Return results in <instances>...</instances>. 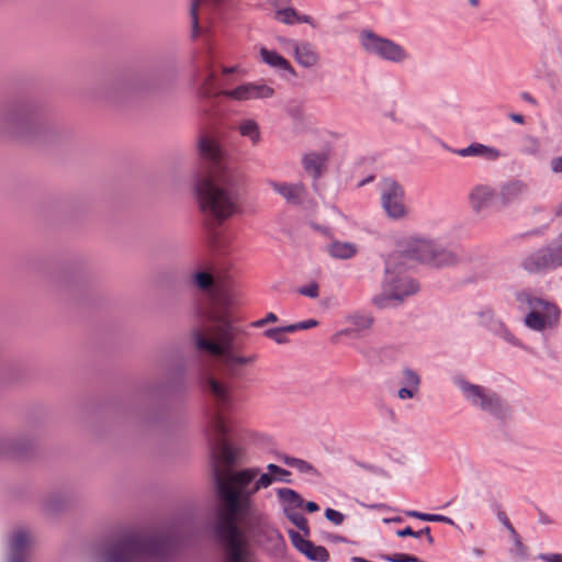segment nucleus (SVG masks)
<instances>
[{
	"label": "nucleus",
	"mask_w": 562,
	"mask_h": 562,
	"mask_svg": "<svg viewBox=\"0 0 562 562\" xmlns=\"http://www.w3.org/2000/svg\"><path fill=\"white\" fill-rule=\"evenodd\" d=\"M267 472L258 467L221 472L213 468L218 497L226 512L218 515L215 533L223 547L224 562H252L248 542L237 526L238 516L247 515L252 509V497L260 490L268 488L276 482H289L290 472L277 464L269 463Z\"/></svg>",
	"instance_id": "nucleus-1"
},
{
	"label": "nucleus",
	"mask_w": 562,
	"mask_h": 562,
	"mask_svg": "<svg viewBox=\"0 0 562 562\" xmlns=\"http://www.w3.org/2000/svg\"><path fill=\"white\" fill-rule=\"evenodd\" d=\"M200 154L206 161V170L194 180V191L201 211L216 225L240 212L237 191V175L229 169L223 151L214 138L203 136L199 143Z\"/></svg>",
	"instance_id": "nucleus-2"
},
{
	"label": "nucleus",
	"mask_w": 562,
	"mask_h": 562,
	"mask_svg": "<svg viewBox=\"0 0 562 562\" xmlns=\"http://www.w3.org/2000/svg\"><path fill=\"white\" fill-rule=\"evenodd\" d=\"M229 304V297H217L210 308L200 311L202 324L193 329L192 336L199 350L220 357L226 370L236 375L239 368L252 363L257 356L237 353L234 342L237 329L227 310Z\"/></svg>",
	"instance_id": "nucleus-3"
},
{
	"label": "nucleus",
	"mask_w": 562,
	"mask_h": 562,
	"mask_svg": "<svg viewBox=\"0 0 562 562\" xmlns=\"http://www.w3.org/2000/svg\"><path fill=\"white\" fill-rule=\"evenodd\" d=\"M175 546V539L166 533L145 536L130 531L105 546L95 544L93 552L103 554V562H165L171 557Z\"/></svg>",
	"instance_id": "nucleus-4"
},
{
	"label": "nucleus",
	"mask_w": 562,
	"mask_h": 562,
	"mask_svg": "<svg viewBox=\"0 0 562 562\" xmlns=\"http://www.w3.org/2000/svg\"><path fill=\"white\" fill-rule=\"evenodd\" d=\"M205 387L214 397L216 404L209 416L205 430L210 449L214 459L231 467L238 460V450L226 440L229 428L223 414L224 409L233 405L231 387L210 375L205 378Z\"/></svg>",
	"instance_id": "nucleus-5"
},
{
	"label": "nucleus",
	"mask_w": 562,
	"mask_h": 562,
	"mask_svg": "<svg viewBox=\"0 0 562 562\" xmlns=\"http://www.w3.org/2000/svg\"><path fill=\"white\" fill-rule=\"evenodd\" d=\"M418 289V284L407 274L401 256L392 255L385 260L381 290L372 297V302L379 308L397 306Z\"/></svg>",
	"instance_id": "nucleus-6"
},
{
	"label": "nucleus",
	"mask_w": 562,
	"mask_h": 562,
	"mask_svg": "<svg viewBox=\"0 0 562 562\" xmlns=\"http://www.w3.org/2000/svg\"><path fill=\"white\" fill-rule=\"evenodd\" d=\"M206 75L199 87V95L204 100H212L224 95L234 101L245 102L266 100L274 95V89L263 80L244 82L234 89H226V79L217 80L215 72L207 65Z\"/></svg>",
	"instance_id": "nucleus-7"
},
{
	"label": "nucleus",
	"mask_w": 562,
	"mask_h": 562,
	"mask_svg": "<svg viewBox=\"0 0 562 562\" xmlns=\"http://www.w3.org/2000/svg\"><path fill=\"white\" fill-rule=\"evenodd\" d=\"M520 310H529L525 316V325L535 331L555 328L561 318V308L552 301L546 300L530 289L515 293Z\"/></svg>",
	"instance_id": "nucleus-8"
},
{
	"label": "nucleus",
	"mask_w": 562,
	"mask_h": 562,
	"mask_svg": "<svg viewBox=\"0 0 562 562\" xmlns=\"http://www.w3.org/2000/svg\"><path fill=\"white\" fill-rule=\"evenodd\" d=\"M462 398L473 408L499 417L506 411V403L494 390L475 384L462 375L452 379Z\"/></svg>",
	"instance_id": "nucleus-9"
},
{
	"label": "nucleus",
	"mask_w": 562,
	"mask_h": 562,
	"mask_svg": "<svg viewBox=\"0 0 562 562\" xmlns=\"http://www.w3.org/2000/svg\"><path fill=\"white\" fill-rule=\"evenodd\" d=\"M358 42L364 53L384 61L403 64L411 57L401 44L383 37L370 29L359 31Z\"/></svg>",
	"instance_id": "nucleus-10"
},
{
	"label": "nucleus",
	"mask_w": 562,
	"mask_h": 562,
	"mask_svg": "<svg viewBox=\"0 0 562 562\" xmlns=\"http://www.w3.org/2000/svg\"><path fill=\"white\" fill-rule=\"evenodd\" d=\"M522 268L535 274H542L562 267V232L548 245L528 254Z\"/></svg>",
	"instance_id": "nucleus-11"
},
{
	"label": "nucleus",
	"mask_w": 562,
	"mask_h": 562,
	"mask_svg": "<svg viewBox=\"0 0 562 562\" xmlns=\"http://www.w3.org/2000/svg\"><path fill=\"white\" fill-rule=\"evenodd\" d=\"M379 192L381 207L389 218L402 221L409 216L406 192L400 182L385 178L380 182Z\"/></svg>",
	"instance_id": "nucleus-12"
},
{
	"label": "nucleus",
	"mask_w": 562,
	"mask_h": 562,
	"mask_svg": "<svg viewBox=\"0 0 562 562\" xmlns=\"http://www.w3.org/2000/svg\"><path fill=\"white\" fill-rule=\"evenodd\" d=\"M406 252L413 259L437 267L449 266L457 260V256L451 250L445 248L438 240L429 238H413Z\"/></svg>",
	"instance_id": "nucleus-13"
},
{
	"label": "nucleus",
	"mask_w": 562,
	"mask_h": 562,
	"mask_svg": "<svg viewBox=\"0 0 562 562\" xmlns=\"http://www.w3.org/2000/svg\"><path fill=\"white\" fill-rule=\"evenodd\" d=\"M33 536L25 527L14 529L9 536L7 562H29Z\"/></svg>",
	"instance_id": "nucleus-14"
},
{
	"label": "nucleus",
	"mask_w": 562,
	"mask_h": 562,
	"mask_svg": "<svg viewBox=\"0 0 562 562\" xmlns=\"http://www.w3.org/2000/svg\"><path fill=\"white\" fill-rule=\"evenodd\" d=\"M529 192V184L525 180L514 178L499 184L497 199L502 205L508 206L520 203Z\"/></svg>",
	"instance_id": "nucleus-15"
},
{
	"label": "nucleus",
	"mask_w": 562,
	"mask_h": 562,
	"mask_svg": "<svg viewBox=\"0 0 562 562\" xmlns=\"http://www.w3.org/2000/svg\"><path fill=\"white\" fill-rule=\"evenodd\" d=\"M480 324L492 334L502 338L506 342L515 347H521L522 344L515 337L503 321L495 316L491 310H484L479 313Z\"/></svg>",
	"instance_id": "nucleus-16"
},
{
	"label": "nucleus",
	"mask_w": 562,
	"mask_h": 562,
	"mask_svg": "<svg viewBox=\"0 0 562 562\" xmlns=\"http://www.w3.org/2000/svg\"><path fill=\"white\" fill-rule=\"evenodd\" d=\"M268 184L280 194L289 204L301 205L305 201L307 190L302 182L289 183L269 180Z\"/></svg>",
	"instance_id": "nucleus-17"
},
{
	"label": "nucleus",
	"mask_w": 562,
	"mask_h": 562,
	"mask_svg": "<svg viewBox=\"0 0 562 562\" xmlns=\"http://www.w3.org/2000/svg\"><path fill=\"white\" fill-rule=\"evenodd\" d=\"M289 537L292 544L303 553L311 561L326 562L329 559V554L324 547L314 546L313 542L305 539L295 530H289Z\"/></svg>",
	"instance_id": "nucleus-18"
},
{
	"label": "nucleus",
	"mask_w": 562,
	"mask_h": 562,
	"mask_svg": "<svg viewBox=\"0 0 562 562\" xmlns=\"http://www.w3.org/2000/svg\"><path fill=\"white\" fill-rule=\"evenodd\" d=\"M453 153L463 158L477 157L488 162H495L505 156L501 149L477 142H473L467 147L454 149Z\"/></svg>",
	"instance_id": "nucleus-19"
},
{
	"label": "nucleus",
	"mask_w": 562,
	"mask_h": 562,
	"mask_svg": "<svg viewBox=\"0 0 562 562\" xmlns=\"http://www.w3.org/2000/svg\"><path fill=\"white\" fill-rule=\"evenodd\" d=\"M259 55L261 61L271 69H273L281 77L289 78L295 76V70L290 64V61L285 59L281 54H279L277 50L261 46L259 48Z\"/></svg>",
	"instance_id": "nucleus-20"
},
{
	"label": "nucleus",
	"mask_w": 562,
	"mask_h": 562,
	"mask_svg": "<svg viewBox=\"0 0 562 562\" xmlns=\"http://www.w3.org/2000/svg\"><path fill=\"white\" fill-rule=\"evenodd\" d=\"M402 387L397 391V397L401 401H406L414 398L420 389L422 378L419 373L409 368L404 367L401 371V380Z\"/></svg>",
	"instance_id": "nucleus-21"
},
{
	"label": "nucleus",
	"mask_w": 562,
	"mask_h": 562,
	"mask_svg": "<svg viewBox=\"0 0 562 562\" xmlns=\"http://www.w3.org/2000/svg\"><path fill=\"white\" fill-rule=\"evenodd\" d=\"M328 153L325 150H312L303 155L302 165L306 173L314 181L318 180L326 170Z\"/></svg>",
	"instance_id": "nucleus-22"
},
{
	"label": "nucleus",
	"mask_w": 562,
	"mask_h": 562,
	"mask_svg": "<svg viewBox=\"0 0 562 562\" xmlns=\"http://www.w3.org/2000/svg\"><path fill=\"white\" fill-rule=\"evenodd\" d=\"M497 198V191L488 184H476L470 192L469 199L474 211L486 209Z\"/></svg>",
	"instance_id": "nucleus-23"
},
{
	"label": "nucleus",
	"mask_w": 562,
	"mask_h": 562,
	"mask_svg": "<svg viewBox=\"0 0 562 562\" xmlns=\"http://www.w3.org/2000/svg\"><path fill=\"white\" fill-rule=\"evenodd\" d=\"M325 250L334 259L348 260L357 255L358 246L351 241L334 239L326 245Z\"/></svg>",
	"instance_id": "nucleus-24"
},
{
	"label": "nucleus",
	"mask_w": 562,
	"mask_h": 562,
	"mask_svg": "<svg viewBox=\"0 0 562 562\" xmlns=\"http://www.w3.org/2000/svg\"><path fill=\"white\" fill-rule=\"evenodd\" d=\"M294 59L303 68H312L317 65L319 55L315 47L305 41H301L293 52Z\"/></svg>",
	"instance_id": "nucleus-25"
},
{
	"label": "nucleus",
	"mask_w": 562,
	"mask_h": 562,
	"mask_svg": "<svg viewBox=\"0 0 562 562\" xmlns=\"http://www.w3.org/2000/svg\"><path fill=\"white\" fill-rule=\"evenodd\" d=\"M277 495L283 506L284 514L297 510L303 507L304 499L294 490L289 487H281L277 490Z\"/></svg>",
	"instance_id": "nucleus-26"
},
{
	"label": "nucleus",
	"mask_w": 562,
	"mask_h": 562,
	"mask_svg": "<svg viewBox=\"0 0 562 562\" xmlns=\"http://www.w3.org/2000/svg\"><path fill=\"white\" fill-rule=\"evenodd\" d=\"M236 128L240 136L249 139L252 146H257L261 142V130L256 120L243 119Z\"/></svg>",
	"instance_id": "nucleus-27"
},
{
	"label": "nucleus",
	"mask_w": 562,
	"mask_h": 562,
	"mask_svg": "<svg viewBox=\"0 0 562 562\" xmlns=\"http://www.w3.org/2000/svg\"><path fill=\"white\" fill-rule=\"evenodd\" d=\"M3 120L9 127L20 132L26 128L31 123V114L24 109H18L5 114Z\"/></svg>",
	"instance_id": "nucleus-28"
},
{
	"label": "nucleus",
	"mask_w": 562,
	"mask_h": 562,
	"mask_svg": "<svg viewBox=\"0 0 562 562\" xmlns=\"http://www.w3.org/2000/svg\"><path fill=\"white\" fill-rule=\"evenodd\" d=\"M278 459L285 465L291 467L302 474L317 475V470L307 461L288 454H280Z\"/></svg>",
	"instance_id": "nucleus-29"
},
{
	"label": "nucleus",
	"mask_w": 562,
	"mask_h": 562,
	"mask_svg": "<svg viewBox=\"0 0 562 562\" xmlns=\"http://www.w3.org/2000/svg\"><path fill=\"white\" fill-rule=\"evenodd\" d=\"M191 282L200 290L210 291L214 284V277L210 271L200 270L192 273Z\"/></svg>",
	"instance_id": "nucleus-30"
},
{
	"label": "nucleus",
	"mask_w": 562,
	"mask_h": 562,
	"mask_svg": "<svg viewBox=\"0 0 562 562\" xmlns=\"http://www.w3.org/2000/svg\"><path fill=\"white\" fill-rule=\"evenodd\" d=\"M225 0H192L190 14L192 20V35L195 37L200 32L199 18H198V9L203 3H212L215 5H220L224 3Z\"/></svg>",
	"instance_id": "nucleus-31"
},
{
	"label": "nucleus",
	"mask_w": 562,
	"mask_h": 562,
	"mask_svg": "<svg viewBox=\"0 0 562 562\" xmlns=\"http://www.w3.org/2000/svg\"><path fill=\"white\" fill-rule=\"evenodd\" d=\"M406 516L413 517V518H417V519H420L423 521L443 522V524H447V525L454 526V521L450 517L443 516V515L426 514V513H420V512H417V510H407L406 512Z\"/></svg>",
	"instance_id": "nucleus-32"
},
{
	"label": "nucleus",
	"mask_w": 562,
	"mask_h": 562,
	"mask_svg": "<svg viewBox=\"0 0 562 562\" xmlns=\"http://www.w3.org/2000/svg\"><path fill=\"white\" fill-rule=\"evenodd\" d=\"M274 18L277 21L283 24H297V11L290 7L277 10L274 13Z\"/></svg>",
	"instance_id": "nucleus-33"
},
{
	"label": "nucleus",
	"mask_w": 562,
	"mask_h": 562,
	"mask_svg": "<svg viewBox=\"0 0 562 562\" xmlns=\"http://www.w3.org/2000/svg\"><path fill=\"white\" fill-rule=\"evenodd\" d=\"M288 333H290V331H289L288 325H286V326L266 329L263 331V335L267 338L272 339L277 344L282 345V344L288 342V338L285 336Z\"/></svg>",
	"instance_id": "nucleus-34"
},
{
	"label": "nucleus",
	"mask_w": 562,
	"mask_h": 562,
	"mask_svg": "<svg viewBox=\"0 0 562 562\" xmlns=\"http://www.w3.org/2000/svg\"><path fill=\"white\" fill-rule=\"evenodd\" d=\"M286 518L294 524L305 536L310 535V528L306 518L297 510L284 514Z\"/></svg>",
	"instance_id": "nucleus-35"
},
{
	"label": "nucleus",
	"mask_w": 562,
	"mask_h": 562,
	"mask_svg": "<svg viewBox=\"0 0 562 562\" xmlns=\"http://www.w3.org/2000/svg\"><path fill=\"white\" fill-rule=\"evenodd\" d=\"M348 322L355 325L358 329H367L372 324V318L369 315L361 313H353L347 317Z\"/></svg>",
	"instance_id": "nucleus-36"
},
{
	"label": "nucleus",
	"mask_w": 562,
	"mask_h": 562,
	"mask_svg": "<svg viewBox=\"0 0 562 562\" xmlns=\"http://www.w3.org/2000/svg\"><path fill=\"white\" fill-rule=\"evenodd\" d=\"M521 151L526 155L536 156L540 151V142L537 137L527 135L524 138V146Z\"/></svg>",
	"instance_id": "nucleus-37"
},
{
	"label": "nucleus",
	"mask_w": 562,
	"mask_h": 562,
	"mask_svg": "<svg viewBox=\"0 0 562 562\" xmlns=\"http://www.w3.org/2000/svg\"><path fill=\"white\" fill-rule=\"evenodd\" d=\"M297 292L301 295L307 296L310 299H317L319 296V288L315 281H312L305 285H302L297 289Z\"/></svg>",
	"instance_id": "nucleus-38"
},
{
	"label": "nucleus",
	"mask_w": 562,
	"mask_h": 562,
	"mask_svg": "<svg viewBox=\"0 0 562 562\" xmlns=\"http://www.w3.org/2000/svg\"><path fill=\"white\" fill-rule=\"evenodd\" d=\"M276 42L278 43L279 47L286 53H293L300 43L299 41L286 36H277Z\"/></svg>",
	"instance_id": "nucleus-39"
},
{
	"label": "nucleus",
	"mask_w": 562,
	"mask_h": 562,
	"mask_svg": "<svg viewBox=\"0 0 562 562\" xmlns=\"http://www.w3.org/2000/svg\"><path fill=\"white\" fill-rule=\"evenodd\" d=\"M382 559L386 562H418L417 557L407 553L386 554Z\"/></svg>",
	"instance_id": "nucleus-40"
},
{
	"label": "nucleus",
	"mask_w": 562,
	"mask_h": 562,
	"mask_svg": "<svg viewBox=\"0 0 562 562\" xmlns=\"http://www.w3.org/2000/svg\"><path fill=\"white\" fill-rule=\"evenodd\" d=\"M513 546L510 548V553L519 559H527L528 557V550L527 547L522 543L521 539L518 538L517 540H514Z\"/></svg>",
	"instance_id": "nucleus-41"
},
{
	"label": "nucleus",
	"mask_w": 562,
	"mask_h": 562,
	"mask_svg": "<svg viewBox=\"0 0 562 562\" xmlns=\"http://www.w3.org/2000/svg\"><path fill=\"white\" fill-rule=\"evenodd\" d=\"M428 531H430V527H425L418 531H414L411 527H405L403 529L397 530L396 535L401 538H404V537L422 538V537H424V535H428Z\"/></svg>",
	"instance_id": "nucleus-42"
},
{
	"label": "nucleus",
	"mask_w": 562,
	"mask_h": 562,
	"mask_svg": "<svg viewBox=\"0 0 562 562\" xmlns=\"http://www.w3.org/2000/svg\"><path fill=\"white\" fill-rule=\"evenodd\" d=\"M318 325V322L316 319H306V321H302V322H299V323H295V324H291V325H288V329L289 331H296V330H306V329H310V328H313V327H316Z\"/></svg>",
	"instance_id": "nucleus-43"
},
{
	"label": "nucleus",
	"mask_w": 562,
	"mask_h": 562,
	"mask_svg": "<svg viewBox=\"0 0 562 562\" xmlns=\"http://www.w3.org/2000/svg\"><path fill=\"white\" fill-rule=\"evenodd\" d=\"M325 517L336 526L341 525L345 520L344 514L333 508L325 510Z\"/></svg>",
	"instance_id": "nucleus-44"
},
{
	"label": "nucleus",
	"mask_w": 562,
	"mask_h": 562,
	"mask_svg": "<svg viewBox=\"0 0 562 562\" xmlns=\"http://www.w3.org/2000/svg\"><path fill=\"white\" fill-rule=\"evenodd\" d=\"M276 322H278V316L274 313L270 312L266 315V317L255 321L251 325H252V327L260 328V327H263L268 323H276Z\"/></svg>",
	"instance_id": "nucleus-45"
},
{
	"label": "nucleus",
	"mask_w": 562,
	"mask_h": 562,
	"mask_svg": "<svg viewBox=\"0 0 562 562\" xmlns=\"http://www.w3.org/2000/svg\"><path fill=\"white\" fill-rule=\"evenodd\" d=\"M495 514L498 521L504 526L505 529L512 526V522L508 519L506 513L498 505L495 508Z\"/></svg>",
	"instance_id": "nucleus-46"
},
{
	"label": "nucleus",
	"mask_w": 562,
	"mask_h": 562,
	"mask_svg": "<svg viewBox=\"0 0 562 562\" xmlns=\"http://www.w3.org/2000/svg\"><path fill=\"white\" fill-rule=\"evenodd\" d=\"M538 559L542 562H562V553H540Z\"/></svg>",
	"instance_id": "nucleus-47"
},
{
	"label": "nucleus",
	"mask_w": 562,
	"mask_h": 562,
	"mask_svg": "<svg viewBox=\"0 0 562 562\" xmlns=\"http://www.w3.org/2000/svg\"><path fill=\"white\" fill-rule=\"evenodd\" d=\"M550 169L555 175H562V156L554 157L550 160Z\"/></svg>",
	"instance_id": "nucleus-48"
},
{
	"label": "nucleus",
	"mask_w": 562,
	"mask_h": 562,
	"mask_svg": "<svg viewBox=\"0 0 562 562\" xmlns=\"http://www.w3.org/2000/svg\"><path fill=\"white\" fill-rule=\"evenodd\" d=\"M269 537H270V540L274 543V546L277 548H281V547L284 546V539H283L282 535L278 530L272 529L270 531V536Z\"/></svg>",
	"instance_id": "nucleus-49"
},
{
	"label": "nucleus",
	"mask_w": 562,
	"mask_h": 562,
	"mask_svg": "<svg viewBox=\"0 0 562 562\" xmlns=\"http://www.w3.org/2000/svg\"><path fill=\"white\" fill-rule=\"evenodd\" d=\"M299 23H306V24H308V25H311L313 27L315 26L314 20H313V18L311 15L300 14L297 12V24Z\"/></svg>",
	"instance_id": "nucleus-50"
},
{
	"label": "nucleus",
	"mask_w": 562,
	"mask_h": 562,
	"mask_svg": "<svg viewBox=\"0 0 562 562\" xmlns=\"http://www.w3.org/2000/svg\"><path fill=\"white\" fill-rule=\"evenodd\" d=\"M509 119H510L513 122L517 123V124H524V123H525V117H524V115L518 114V113H512V114H509Z\"/></svg>",
	"instance_id": "nucleus-51"
},
{
	"label": "nucleus",
	"mask_w": 562,
	"mask_h": 562,
	"mask_svg": "<svg viewBox=\"0 0 562 562\" xmlns=\"http://www.w3.org/2000/svg\"><path fill=\"white\" fill-rule=\"evenodd\" d=\"M303 506H305L306 510L310 513H315L319 509V506L315 502H307Z\"/></svg>",
	"instance_id": "nucleus-52"
},
{
	"label": "nucleus",
	"mask_w": 562,
	"mask_h": 562,
	"mask_svg": "<svg viewBox=\"0 0 562 562\" xmlns=\"http://www.w3.org/2000/svg\"><path fill=\"white\" fill-rule=\"evenodd\" d=\"M506 530L508 531L509 533V537H510V540L512 542L514 540H517L518 538H520V536L518 535V532L516 531V529L514 528V526L512 525L509 528H506Z\"/></svg>",
	"instance_id": "nucleus-53"
},
{
	"label": "nucleus",
	"mask_w": 562,
	"mask_h": 562,
	"mask_svg": "<svg viewBox=\"0 0 562 562\" xmlns=\"http://www.w3.org/2000/svg\"><path fill=\"white\" fill-rule=\"evenodd\" d=\"M237 70H238V67H236V66H234V67H223L222 72L226 77V76H228L231 74L236 72Z\"/></svg>",
	"instance_id": "nucleus-54"
},
{
	"label": "nucleus",
	"mask_w": 562,
	"mask_h": 562,
	"mask_svg": "<svg viewBox=\"0 0 562 562\" xmlns=\"http://www.w3.org/2000/svg\"><path fill=\"white\" fill-rule=\"evenodd\" d=\"M521 98H522L525 101H527V102H529V103H531V104H536V99H535L530 93H528V92H524V93L521 94Z\"/></svg>",
	"instance_id": "nucleus-55"
},
{
	"label": "nucleus",
	"mask_w": 562,
	"mask_h": 562,
	"mask_svg": "<svg viewBox=\"0 0 562 562\" xmlns=\"http://www.w3.org/2000/svg\"><path fill=\"white\" fill-rule=\"evenodd\" d=\"M471 552L476 558H482L484 555V550L477 547L472 548Z\"/></svg>",
	"instance_id": "nucleus-56"
},
{
	"label": "nucleus",
	"mask_w": 562,
	"mask_h": 562,
	"mask_svg": "<svg viewBox=\"0 0 562 562\" xmlns=\"http://www.w3.org/2000/svg\"><path fill=\"white\" fill-rule=\"evenodd\" d=\"M424 537L426 538V541L429 546H432L434 542H435V539L434 537L431 536L430 531H428V535H424Z\"/></svg>",
	"instance_id": "nucleus-57"
},
{
	"label": "nucleus",
	"mask_w": 562,
	"mask_h": 562,
	"mask_svg": "<svg viewBox=\"0 0 562 562\" xmlns=\"http://www.w3.org/2000/svg\"><path fill=\"white\" fill-rule=\"evenodd\" d=\"M554 214L557 216H562V201L555 206Z\"/></svg>",
	"instance_id": "nucleus-58"
},
{
	"label": "nucleus",
	"mask_w": 562,
	"mask_h": 562,
	"mask_svg": "<svg viewBox=\"0 0 562 562\" xmlns=\"http://www.w3.org/2000/svg\"><path fill=\"white\" fill-rule=\"evenodd\" d=\"M540 522H542V524H550L551 520H550V518L547 515H541L540 516Z\"/></svg>",
	"instance_id": "nucleus-59"
},
{
	"label": "nucleus",
	"mask_w": 562,
	"mask_h": 562,
	"mask_svg": "<svg viewBox=\"0 0 562 562\" xmlns=\"http://www.w3.org/2000/svg\"><path fill=\"white\" fill-rule=\"evenodd\" d=\"M351 561H352V562H371V561H368V560H366V559H363V558H360V557H353V558L351 559Z\"/></svg>",
	"instance_id": "nucleus-60"
},
{
	"label": "nucleus",
	"mask_w": 562,
	"mask_h": 562,
	"mask_svg": "<svg viewBox=\"0 0 562 562\" xmlns=\"http://www.w3.org/2000/svg\"><path fill=\"white\" fill-rule=\"evenodd\" d=\"M479 0H469V3L473 7H477L479 5Z\"/></svg>",
	"instance_id": "nucleus-61"
},
{
	"label": "nucleus",
	"mask_w": 562,
	"mask_h": 562,
	"mask_svg": "<svg viewBox=\"0 0 562 562\" xmlns=\"http://www.w3.org/2000/svg\"><path fill=\"white\" fill-rule=\"evenodd\" d=\"M385 521H389V519H385ZM390 521L401 522L402 518L401 517L392 518V519H390Z\"/></svg>",
	"instance_id": "nucleus-62"
},
{
	"label": "nucleus",
	"mask_w": 562,
	"mask_h": 562,
	"mask_svg": "<svg viewBox=\"0 0 562 562\" xmlns=\"http://www.w3.org/2000/svg\"><path fill=\"white\" fill-rule=\"evenodd\" d=\"M337 541H344V538L339 537L337 538Z\"/></svg>",
	"instance_id": "nucleus-63"
}]
</instances>
